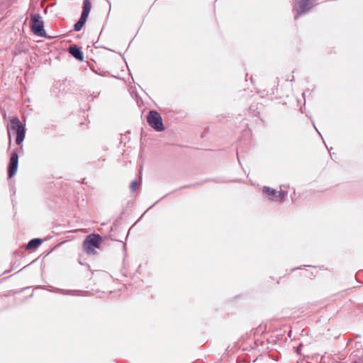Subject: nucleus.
<instances>
[{
  "label": "nucleus",
  "mask_w": 363,
  "mask_h": 363,
  "mask_svg": "<svg viewBox=\"0 0 363 363\" xmlns=\"http://www.w3.org/2000/svg\"><path fill=\"white\" fill-rule=\"evenodd\" d=\"M86 21V18L84 16L80 17L79 20L74 24V30L79 31L82 29Z\"/></svg>",
  "instance_id": "nucleus-11"
},
{
  "label": "nucleus",
  "mask_w": 363,
  "mask_h": 363,
  "mask_svg": "<svg viewBox=\"0 0 363 363\" xmlns=\"http://www.w3.org/2000/svg\"><path fill=\"white\" fill-rule=\"evenodd\" d=\"M138 184L136 180L133 181L130 184V189L131 191H133V192L136 191V189H138Z\"/></svg>",
  "instance_id": "nucleus-12"
},
{
  "label": "nucleus",
  "mask_w": 363,
  "mask_h": 363,
  "mask_svg": "<svg viewBox=\"0 0 363 363\" xmlns=\"http://www.w3.org/2000/svg\"><path fill=\"white\" fill-rule=\"evenodd\" d=\"M317 0H294V9L297 12L295 19L301 13H308L316 4Z\"/></svg>",
  "instance_id": "nucleus-3"
},
{
  "label": "nucleus",
  "mask_w": 363,
  "mask_h": 363,
  "mask_svg": "<svg viewBox=\"0 0 363 363\" xmlns=\"http://www.w3.org/2000/svg\"><path fill=\"white\" fill-rule=\"evenodd\" d=\"M11 130H13V132H15V133H16V143L20 145L23 142V124L18 118H13L11 121V126L8 127V133L10 142L11 140Z\"/></svg>",
  "instance_id": "nucleus-4"
},
{
  "label": "nucleus",
  "mask_w": 363,
  "mask_h": 363,
  "mask_svg": "<svg viewBox=\"0 0 363 363\" xmlns=\"http://www.w3.org/2000/svg\"><path fill=\"white\" fill-rule=\"evenodd\" d=\"M43 243V240L40 238H34L28 242L26 246V250H35Z\"/></svg>",
  "instance_id": "nucleus-9"
},
{
  "label": "nucleus",
  "mask_w": 363,
  "mask_h": 363,
  "mask_svg": "<svg viewBox=\"0 0 363 363\" xmlns=\"http://www.w3.org/2000/svg\"><path fill=\"white\" fill-rule=\"evenodd\" d=\"M263 192L267 194L269 198L275 201H284L287 194L286 191H276L268 186H264Z\"/></svg>",
  "instance_id": "nucleus-6"
},
{
  "label": "nucleus",
  "mask_w": 363,
  "mask_h": 363,
  "mask_svg": "<svg viewBox=\"0 0 363 363\" xmlns=\"http://www.w3.org/2000/svg\"><path fill=\"white\" fill-rule=\"evenodd\" d=\"M18 164V156L17 153L13 152L11 155L9 166V177L11 178L16 172Z\"/></svg>",
  "instance_id": "nucleus-7"
},
{
  "label": "nucleus",
  "mask_w": 363,
  "mask_h": 363,
  "mask_svg": "<svg viewBox=\"0 0 363 363\" xmlns=\"http://www.w3.org/2000/svg\"><path fill=\"white\" fill-rule=\"evenodd\" d=\"M102 242L99 235L91 234L84 240L82 247L84 251L88 255H95L96 249H99Z\"/></svg>",
  "instance_id": "nucleus-1"
},
{
  "label": "nucleus",
  "mask_w": 363,
  "mask_h": 363,
  "mask_svg": "<svg viewBox=\"0 0 363 363\" xmlns=\"http://www.w3.org/2000/svg\"><path fill=\"white\" fill-rule=\"evenodd\" d=\"M29 24L30 30L34 35L40 37L46 36V32L44 29V23L39 13L31 15Z\"/></svg>",
  "instance_id": "nucleus-2"
},
{
  "label": "nucleus",
  "mask_w": 363,
  "mask_h": 363,
  "mask_svg": "<svg viewBox=\"0 0 363 363\" xmlns=\"http://www.w3.org/2000/svg\"><path fill=\"white\" fill-rule=\"evenodd\" d=\"M91 2L89 1V0H84L83 10H82V13L81 16L87 18L88 15L91 10Z\"/></svg>",
  "instance_id": "nucleus-10"
},
{
  "label": "nucleus",
  "mask_w": 363,
  "mask_h": 363,
  "mask_svg": "<svg viewBox=\"0 0 363 363\" xmlns=\"http://www.w3.org/2000/svg\"><path fill=\"white\" fill-rule=\"evenodd\" d=\"M69 53L77 60L82 61L84 60V54L82 51L77 45H74L69 48Z\"/></svg>",
  "instance_id": "nucleus-8"
},
{
  "label": "nucleus",
  "mask_w": 363,
  "mask_h": 363,
  "mask_svg": "<svg viewBox=\"0 0 363 363\" xmlns=\"http://www.w3.org/2000/svg\"><path fill=\"white\" fill-rule=\"evenodd\" d=\"M148 124L157 131H162L164 128L162 123V118L160 113L156 111H150L147 116Z\"/></svg>",
  "instance_id": "nucleus-5"
}]
</instances>
